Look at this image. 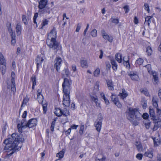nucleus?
I'll return each mask as SVG.
<instances>
[{
	"label": "nucleus",
	"mask_w": 161,
	"mask_h": 161,
	"mask_svg": "<svg viewBox=\"0 0 161 161\" xmlns=\"http://www.w3.org/2000/svg\"><path fill=\"white\" fill-rule=\"evenodd\" d=\"M24 141V139L22 136L21 135H16L14 133L12 134L11 137L5 140L3 143L5 145L4 148V150L8 152L7 150H9L11 152L8 155L10 156L13 153L16 151H19L22 147V143Z\"/></svg>",
	"instance_id": "obj_1"
},
{
	"label": "nucleus",
	"mask_w": 161,
	"mask_h": 161,
	"mask_svg": "<svg viewBox=\"0 0 161 161\" xmlns=\"http://www.w3.org/2000/svg\"><path fill=\"white\" fill-rule=\"evenodd\" d=\"M71 84V80H69V79L66 78H64V81L62 85L64 94L63 104L66 107H69L70 104L69 94Z\"/></svg>",
	"instance_id": "obj_2"
},
{
	"label": "nucleus",
	"mask_w": 161,
	"mask_h": 161,
	"mask_svg": "<svg viewBox=\"0 0 161 161\" xmlns=\"http://www.w3.org/2000/svg\"><path fill=\"white\" fill-rule=\"evenodd\" d=\"M46 43L48 47L53 50L57 51L60 50L61 48V45L59 43L56 41V39L54 38L52 39H47Z\"/></svg>",
	"instance_id": "obj_3"
},
{
	"label": "nucleus",
	"mask_w": 161,
	"mask_h": 161,
	"mask_svg": "<svg viewBox=\"0 0 161 161\" xmlns=\"http://www.w3.org/2000/svg\"><path fill=\"white\" fill-rule=\"evenodd\" d=\"M103 119L101 117H99L94 123L95 126L97 131L99 132L102 128Z\"/></svg>",
	"instance_id": "obj_4"
},
{
	"label": "nucleus",
	"mask_w": 161,
	"mask_h": 161,
	"mask_svg": "<svg viewBox=\"0 0 161 161\" xmlns=\"http://www.w3.org/2000/svg\"><path fill=\"white\" fill-rule=\"evenodd\" d=\"M136 109L129 108V112L128 114V119L130 121H132V120L135 118V113Z\"/></svg>",
	"instance_id": "obj_5"
},
{
	"label": "nucleus",
	"mask_w": 161,
	"mask_h": 161,
	"mask_svg": "<svg viewBox=\"0 0 161 161\" xmlns=\"http://www.w3.org/2000/svg\"><path fill=\"white\" fill-rule=\"evenodd\" d=\"M37 120L36 118H32L28 121L27 127L31 128L35 126L37 124Z\"/></svg>",
	"instance_id": "obj_6"
},
{
	"label": "nucleus",
	"mask_w": 161,
	"mask_h": 161,
	"mask_svg": "<svg viewBox=\"0 0 161 161\" xmlns=\"http://www.w3.org/2000/svg\"><path fill=\"white\" fill-rule=\"evenodd\" d=\"M44 56L43 54L38 55L36 59L37 64V70L38 69L39 67L41 65L44 60Z\"/></svg>",
	"instance_id": "obj_7"
},
{
	"label": "nucleus",
	"mask_w": 161,
	"mask_h": 161,
	"mask_svg": "<svg viewBox=\"0 0 161 161\" xmlns=\"http://www.w3.org/2000/svg\"><path fill=\"white\" fill-rule=\"evenodd\" d=\"M55 62L54 67L56 70L58 72H59L60 70L61 64L62 63V60L60 58L57 57Z\"/></svg>",
	"instance_id": "obj_8"
},
{
	"label": "nucleus",
	"mask_w": 161,
	"mask_h": 161,
	"mask_svg": "<svg viewBox=\"0 0 161 161\" xmlns=\"http://www.w3.org/2000/svg\"><path fill=\"white\" fill-rule=\"evenodd\" d=\"M56 34V29L55 27H54L51 32L48 34L47 39H52L53 38L56 39L57 37Z\"/></svg>",
	"instance_id": "obj_9"
},
{
	"label": "nucleus",
	"mask_w": 161,
	"mask_h": 161,
	"mask_svg": "<svg viewBox=\"0 0 161 161\" xmlns=\"http://www.w3.org/2000/svg\"><path fill=\"white\" fill-rule=\"evenodd\" d=\"M51 10V9L50 8L47 6L42 8L39 9L38 12L41 14H49Z\"/></svg>",
	"instance_id": "obj_10"
},
{
	"label": "nucleus",
	"mask_w": 161,
	"mask_h": 161,
	"mask_svg": "<svg viewBox=\"0 0 161 161\" xmlns=\"http://www.w3.org/2000/svg\"><path fill=\"white\" fill-rule=\"evenodd\" d=\"M128 75L133 80L138 81L139 79V76L138 75L134 72H131L130 73H129Z\"/></svg>",
	"instance_id": "obj_11"
},
{
	"label": "nucleus",
	"mask_w": 161,
	"mask_h": 161,
	"mask_svg": "<svg viewBox=\"0 0 161 161\" xmlns=\"http://www.w3.org/2000/svg\"><path fill=\"white\" fill-rule=\"evenodd\" d=\"M47 2V0H40L38 6L39 9L46 7Z\"/></svg>",
	"instance_id": "obj_12"
},
{
	"label": "nucleus",
	"mask_w": 161,
	"mask_h": 161,
	"mask_svg": "<svg viewBox=\"0 0 161 161\" xmlns=\"http://www.w3.org/2000/svg\"><path fill=\"white\" fill-rule=\"evenodd\" d=\"M154 145L158 146L161 142V139L158 135L157 137L152 138Z\"/></svg>",
	"instance_id": "obj_13"
},
{
	"label": "nucleus",
	"mask_w": 161,
	"mask_h": 161,
	"mask_svg": "<svg viewBox=\"0 0 161 161\" xmlns=\"http://www.w3.org/2000/svg\"><path fill=\"white\" fill-rule=\"evenodd\" d=\"M128 95V94L127 92H126L124 89H122V92L119 93V96H120L121 98L124 99L125 97H126Z\"/></svg>",
	"instance_id": "obj_14"
},
{
	"label": "nucleus",
	"mask_w": 161,
	"mask_h": 161,
	"mask_svg": "<svg viewBox=\"0 0 161 161\" xmlns=\"http://www.w3.org/2000/svg\"><path fill=\"white\" fill-rule=\"evenodd\" d=\"M152 102L153 106L155 108L158 107V100L156 96H154L153 97Z\"/></svg>",
	"instance_id": "obj_15"
},
{
	"label": "nucleus",
	"mask_w": 161,
	"mask_h": 161,
	"mask_svg": "<svg viewBox=\"0 0 161 161\" xmlns=\"http://www.w3.org/2000/svg\"><path fill=\"white\" fill-rule=\"evenodd\" d=\"M108 89L111 90H114V86L111 80H107L106 81Z\"/></svg>",
	"instance_id": "obj_16"
},
{
	"label": "nucleus",
	"mask_w": 161,
	"mask_h": 161,
	"mask_svg": "<svg viewBox=\"0 0 161 161\" xmlns=\"http://www.w3.org/2000/svg\"><path fill=\"white\" fill-rule=\"evenodd\" d=\"M161 127V121H158L155 122L154 127L153 128V130H157L158 128Z\"/></svg>",
	"instance_id": "obj_17"
},
{
	"label": "nucleus",
	"mask_w": 161,
	"mask_h": 161,
	"mask_svg": "<svg viewBox=\"0 0 161 161\" xmlns=\"http://www.w3.org/2000/svg\"><path fill=\"white\" fill-rule=\"evenodd\" d=\"M153 75V83L154 84H156L158 82V75L155 72L152 73Z\"/></svg>",
	"instance_id": "obj_18"
},
{
	"label": "nucleus",
	"mask_w": 161,
	"mask_h": 161,
	"mask_svg": "<svg viewBox=\"0 0 161 161\" xmlns=\"http://www.w3.org/2000/svg\"><path fill=\"white\" fill-rule=\"evenodd\" d=\"M122 55L120 53H117L115 55V58L116 60L119 63H121L122 61Z\"/></svg>",
	"instance_id": "obj_19"
},
{
	"label": "nucleus",
	"mask_w": 161,
	"mask_h": 161,
	"mask_svg": "<svg viewBox=\"0 0 161 161\" xmlns=\"http://www.w3.org/2000/svg\"><path fill=\"white\" fill-rule=\"evenodd\" d=\"M61 116L63 115L65 117H67L69 115V112L66 108H64L63 110H61Z\"/></svg>",
	"instance_id": "obj_20"
},
{
	"label": "nucleus",
	"mask_w": 161,
	"mask_h": 161,
	"mask_svg": "<svg viewBox=\"0 0 161 161\" xmlns=\"http://www.w3.org/2000/svg\"><path fill=\"white\" fill-rule=\"evenodd\" d=\"M15 29L17 34L18 35H19L21 33V31L22 30L20 23H18L17 24Z\"/></svg>",
	"instance_id": "obj_21"
},
{
	"label": "nucleus",
	"mask_w": 161,
	"mask_h": 161,
	"mask_svg": "<svg viewBox=\"0 0 161 161\" xmlns=\"http://www.w3.org/2000/svg\"><path fill=\"white\" fill-rule=\"evenodd\" d=\"M111 63L112 64V68L114 70H116L117 68L118 65L114 59H112L111 60Z\"/></svg>",
	"instance_id": "obj_22"
},
{
	"label": "nucleus",
	"mask_w": 161,
	"mask_h": 161,
	"mask_svg": "<svg viewBox=\"0 0 161 161\" xmlns=\"http://www.w3.org/2000/svg\"><path fill=\"white\" fill-rule=\"evenodd\" d=\"M61 109L60 108H55L54 113L58 117L61 116Z\"/></svg>",
	"instance_id": "obj_23"
},
{
	"label": "nucleus",
	"mask_w": 161,
	"mask_h": 161,
	"mask_svg": "<svg viewBox=\"0 0 161 161\" xmlns=\"http://www.w3.org/2000/svg\"><path fill=\"white\" fill-rule=\"evenodd\" d=\"M65 151V150L64 149H62V151L57 154L56 156L58 157H59V158L60 159L62 158L64 156Z\"/></svg>",
	"instance_id": "obj_24"
},
{
	"label": "nucleus",
	"mask_w": 161,
	"mask_h": 161,
	"mask_svg": "<svg viewBox=\"0 0 161 161\" xmlns=\"http://www.w3.org/2000/svg\"><path fill=\"white\" fill-rule=\"evenodd\" d=\"M80 64L81 67L83 68H86L88 66L86 61V60H81Z\"/></svg>",
	"instance_id": "obj_25"
},
{
	"label": "nucleus",
	"mask_w": 161,
	"mask_h": 161,
	"mask_svg": "<svg viewBox=\"0 0 161 161\" xmlns=\"http://www.w3.org/2000/svg\"><path fill=\"white\" fill-rule=\"evenodd\" d=\"M103 38L105 40H108L110 42H112L113 40V37L112 36H109L108 34L103 35Z\"/></svg>",
	"instance_id": "obj_26"
},
{
	"label": "nucleus",
	"mask_w": 161,
	"mask_h": 161,
	"mask_svg": "<svg viewBox=\"0 0 161 161\" xmlns=\"http://www.w3.org/2000/svg\"><path fill=\"white\" fill-rule=\"evenodd\" d=\"M123 64L125 66L126 68L128 69L130 68V65L129 64V60L128 59L127 60H125V57H124L123 59Z\"/></svg>",
	"instance_id": "obj_27"
},
{
	"label": "nucleus",
	"mask_w": 161,
	"mask_h": 161,
	"mask_svg": "<svg viewBox=\"0 0 161 161\" xmlns=\"http://www.w3.org/2000/svg\"><path fill=\"white\" fill-rule=\"evenodd\" d=\"M63 76L64 78L66 77H68L69 75V71L67 69H65L63 72Z\"/></svg>",
	"instance_id": "obj_28"
},
{
	"label": "nucleus",
	"mask_w": 161,
	"mask_h": 161,
	"mask_svg": "<svg viewBox=\"0 0 161 161\" xmlns=\"http://www.w3.org/2000/svg\"><path fill=\"white\" fill-rule=\"evenodd\" d=\"M136 146L138 151H140L142 150V146L139 142H136Z\"/></svg>",
	"instance_id": "obj_29"
},
{
	"label": "nucleus",
	"mask_w": 161,
	"mask_h": 161,
	"mask_svg": "<svg viewBox=\"0 0 161 161\" xmlns=\"http://www.w3.org/2000/svg\"><path fill=\"white\" fill-rule=\"evenodd\" d=\"M27 123L28 121L25 119H23L21 121V125L23 128H25L27 127Z\"/></svg>",
	"instance_id": "obj_30"
},
{
	"label": "nucleus",
	"mask_w": 161,
	"mask_h": 161,
	"mask_svg": "<svg viewBox=\"0 0 161 161\" xmlns=\"http://www.w3.org/2000/svg\"><path fill=\"white\" fill-rule=\"evenodd\" d=\"M49 22V21L47 20V19H44L42 21V27H41V29H43V27L46 25H48Z\"/></svg>",
	"instance_id": "obj_31"
},
{
	"label": "nucleus",
	"mask_w": 161,
	"mask_h": 161,
	"mask_svg": "<svg viewBox=\"0 0 161 161\" xmlns=\"http://www.w3.org/2000/svg\"><path fill=\"white\" fill-rule=\"evenodd\" d=\"M149 113L150 116L152 117L153 118L155 119L156 117L154 110L153 109L149 108Z\"/></svg>",
	"instance_id": "obj_32"
},
{
	"label": "nucleus",
	"mask_w": 161,
	"mask_h": 161,
	"mask_svg": "<svg viewBox=\"0 0 161 161\" xmlns=\"http://www.w3.org/2000/svg\"><path fill=\"white\" fill-rule=\"evenodd\" d=\"M152 17L150 16H148L145 18V24H147L148 26H149L150 23H151V19Z\"/></svg>",
	"instance_id": "obj_33"
},
{
	"label": "nucleus",
	"mask_w": 161,
	"mask_h": 161,
	"mask_svg": "<svg viewBox=\"0 0 161 161\" xmlns=\"http://www.w3.org/2000/svg\"><path fill=\"white\" fill-rule=\"evenodd\" d=\"M5 64V60L3 56L1 53H0V64Z\"/></svg>",
	"instance_id": "obj_34"
},
{
	"label": "nucleus",
	"mask_w": 161,
	"mask_h": 161,
	"mask_svg": "<svg viewBox=\"0 0 161 161\" xmlns=\"http://www.w3.org/2000/svg\"><path fill=\"white\" fill-rule=\"evenodd\" d=\"M141 104L143 109H145L147 106V102L145 99H143L141 101Z\"/></svg>",
	"instance_id": "obj_35"
},
{
	"label": "nucleus",
	"mask_w": 161,
	"mask_h": 161,
	"mask_svg": "<svg viewBox=\"0 0 161 161\" xmlns=\"http://www.w3.org/2000/svg\"><path fill=\"white\" fill-rule=\"evenodd\" d=\"M145 67L147 69V71L149 74H152V73H153V71H151V66L150 64H147L145 65Z\"/></svg>",
	"instance_id": "obj_36"
},
{
	"label": "nucleus",
	"mask_w": 161,
	"mask_h": 161,
	"mask_svg": "<svg viewBox=\"0 0 161 161\" xmlns=\"http://www.w3.org/2000/svg\"><path fill=\"white\" fill-rule=\"evenodd\" d=\"M141 114H140L137 109H136L135 113V117L136 119H139L141 118Z\"/></svg>",
	"instance_id": "obj_37"
},
{
	"label": "nucleus",
	"mask_w": 161,
	"mask_h": 161,
	"mask_svg": "<svg viewBox=\"0 0 161 161\" xmlns=\"http://www.w3.org/2000/svg\"><path fill=\"white\" fill-rule=\"evenodd\" d=\"M56 120L55 119H54L53 121H52L51 125L50 127L51 130L53 132L54 131V128L55 127V122Z\"/></svg>",
	"instance_id": "obj_38"
},
{
	"label": "nucleus",
	"mask_w": 161,
	"mask_h": 161,
	"mask_svg": "<svg viewBox=\"0 0 161 161\" xmlns=\"http://www.w3.org/2000/svg\"><path fill=\"white\" fill-rule=\"evenodd\" d=\"M29 100V99L28 97H26L25 98H24V99L23 100V102L22 104L20 109H21V108L23 107V105H24V104L26 105V103L28 102Z\"/></svg>",
	"instance_id": "obj_39"
},
{
	"label": "nucleus",
	"mask_w": 161,
	"mask_h": 161,
	"mask_svg": "<svg viewBox=\"0 0 161 161\" xmlns=\"http://www.w3.org/2000/svg\"><path fill=\"white\" fill-rule=\"evenodd\" d=\"M0 68L1 70L2 71V73L5 72L6 69V66L5 64H0Z\"/></svg>",
	"instance_id": "obj_40"
},
{
	"label": "nucleus",
	"mask_w": 161,
	"mask_h": 161,
	"mask_svg": "<svg viewBox=\"0 0 161 161\" xmlns=\"http://www.w3.org/2000/svg\"><path fill=\"white\" fill-rule=\"evenodd\" d=\"M32 82V85H36V77L35 75L33 76L31 78Z\"/></svg>",
	"instance_id": "obj_41"
},
{
	"label": "nucleus",
	"mask_w": 161,
	"mask_h": 161,
	"mask_svg": "<svg viewBox=\"0 0 161 161\" xmlns=\"http://www.w3.org/2000/svg\"><path fill=\"white\" fill-rule=\"evenodd\" d=\"M111 98L114 104H115V103H117L119 101L118 98L117 97L114 98V95L112 94L111 96Z\"/></svg>",
	"instance_id": "obj_42"
},
{
	"label": "nucleus",
	"mask_w": 161,
	"mask_h": 161,
	"mask_svg": "<svg viewBox=\"0 0 161 161\" xmlns=\"http://www.w3.org/2000/svg\"><path fill=\"white\" fill-rule=\"evenodd\" d=\"M100 73V70L99 68H97L94 71V75L95 76H98Z\"/></svg>",
	"instance_id": "obj_43"
},
{
	"label": "nucleus",
	"mask_w": 161,
	"mask_h": 161,
	"mask_svg": "<svg viewBox=\"0 0 161 161\" xmlns=\"http://www.w3.org/2000/svg\"><path fill=\"white\" fill-rule=\"evenodd\" d=\"M147 52L148 55H150L152 53V50L150 47H147Z\"/></svg>",
	"instance_id": "obj_44"
},
{
	"label": "nucleus",
	"mask_w": 161,
	"mask_h": 161,
	"mask_svg": "<svg viewBox=\"0 0 161 161\" xmlns=\"http://www.w3.org/2000/svg\"><path fill=\"white\" fill-rule=\"evenodd\" d=\"M92 36L93 37L97 36V31L96 29H93L91 32Z\"/></svg>",
	"instance_id": "obj_45"
},
{
	"label": "nucleus",
	"mask_w": 161,
	"mask_h": 161,
	"mask_svg": "<svg viewBox=\"0 0 161 161\" xmlns=\"http://www.w3.org/2000/svg\"><path fill=\"white\" fill-rule=\"evenodd\" d=\"M143 62V60L141 58L138 59L136 62V64H137L139 65L142 64Z\"/></svg>",
	"instance_id": "obj_46"
},
{
	"label": "nucleus",
	"mask_w": 161,
	"mask_h": 161,
	"mask_svg": "<svg viewBox=\"0 0 161 161\" xmlns=\"http://www.w3.org/2000/svg\"><path fill=\"white\" fill-rule=\"evenodd\" d=\"M37 99L39 103H42L43 102V96H40L39 97L37 96Z\"/></svg>",
	"instance_id": "obj_47"
},
{
	"label": "nucleus",
	"mask_w": 161,
	"mask_h": 161,
	"mask_svg": "<svg viewBox=\"0 0 161 161\" xmlns=\"http://www.w3.org/2000/svg\"><path fill=\"white\" fill-rule=\"evenodd\" d=\"M10 34L11 36L12 39H14L15 38V33L14 32H13L12 29H10Z\"/></svg>",
	"instance_id": "obj_48"
},
{
	"label": "nucleus",
	"mask_w": 161,
	"mask_h": 161,
	"mask_svg": "<svg viewBox=\"0 0 161 161\" xmlns=\"http://www.w3.org/2000/svg\"><path fill=\"white\" fill-rule=\"evenodd\" d=\"M42 106L43 108V113L45 114L46 113L47 109V104L46 103H45L44 104H42Z\"/></svg>",
	"instance_id": "obj_49"
},
{
	"label": "nucleus",
	"mask_w": 161,
	"mask_h": 161,
	"mask_svg": "<svg viewBox=\"0 0 161 161\" xmlns=\"http://www.w3.org/2000/svg\"><path fill=\"white\" fill-rule=\"evenodd\" d=\"M17 127L18 131L19 132H22V129H24L22 127V126L20 124H18L17 125Z\"/></svg>",
	"instance_id": "obj_50"
},
{
	"label": "nucleus",
	"mask_w": 161,
	"mask_h": 161,
	"mask_svg": "<svg viewBox=\"0 0 161 161\" xmlns=\"http://www.w3.org/2000/svg\"><path fill=\"white\" fill-rule=\"evenodd\" d=\"M141 92L147 96H148L149 95V92L146 89L142 90V91H141Z\"/></svg>",
	"instance_id": "obj_51"
},
{
	"label": "nucleus",
	"mask_w": 161,
	"mask_h": 161,
	"mask_svg": "<svg viewBox=\"0 0 161 161\" xmlns=\"http://www.w3.org/2000/svg\"><path fill=\"white\" fill-rule=\"evenodd\" d=\"M91 97L92 101L94 102H97L98 101V98L97 96H91Z\"/></svg>",
	"instance_id": "obj_52"
},
{
	"label": "nucleus",
	"mask_w": 161,
	"mask_h": 161,
	"mask_svg": "<svg viewBox=\"0 0 161 161\" xmlns=\"http://www.w3.org/2000/svg\"><path fill=\"white\" fill-rule=\"evenodd\" d=\"M38 16V13H35L34 16L33 17V22L35 24H37L36 22V19Z\"/></svg>",
	"instance_id": "obj_53"
},
{
	"label": "nucleus",
	"mask_w": 161,
	"mask_h": 161,
	"mask_svg": "<svg viewBox=\"0 0 161 161\" xmlns=\"http://www.w3.org/2000/svg\"><path fill=\"white\" fill-rule=\"evenodd\" d=\"M84 129V125H81L80 126V130H79V133L81 135L83 134V130Z\"/></svg>",
	"instance_id": "obj_54"
},
{
	"label": "nucleus",
	"mask_w": 161,
	"mask_h": 161,
	"mask_svg": "<svg viewBox=\"0 0 161 161\" xmlns=\"http://www.w3.org/2000/svg\"><path fill=\"white\" fill-rule=\"evenodd\" d=\"M22 21L25 25L27 24V20L26 19V16L25 15H23L22 16Z\"/></svg>",
	"instance_id": "obj_55"
},
{
	"label": "nucleus",
	"mask_w": 161,
	"mask_h": 161,
	"mask_svg": "<svg viewBox=\"0 0 161 161\" xmlns=\"http://www.w3.org/2000/svg\"><path fill=\"white\" fill-rule=\"evenodd\" d=\"M144 8L148 13L149 12V6L148 4L145 3L144 5Z\"/></svg>",
	"instance_id": "obj_56"
},
{
	"label": "nucleus",
	"mask_w": 161,
	"mask_h": 161,
	"mask_svg": "<svg viewBox=\"0 0 161 161\" xmlns=\"http://www.w3.org/2000/svg\"><path fill=\"white\" fill-rule=\"evenodd\" d=\"M42 90L41 89H38L37 91V96L39 97L40 96H43L41 93Z\"/></svg>",
	"instance_id": "obj_57"
},
{
	"label": "nucleus",
	"mask_w": 161,
	"mask_h": 161,
	"mask_svg": "<svg viewBox=\"0 0 161 161\" xmlns=\"http://www.w3.org/2000/svg\"><path fill=\"white\" fill-rule=\"evenodd\" d=\"M142 155L141 153H138L136 155L137 158L139 160L142 159Z\"/></svg>",
	"instance_id": "obj_58"
},
{
	"label": "nucleus",
	"mask_w": 161,
	"mask_h": 161,
	"mask_svg": "<svg viewBox=\"0 0 161 161\" xmlns=\"http://www.w3.org/2000/svg\"><path fill=\"white\" fill-rule=\"evenodd\" d=\"M124 8L125 10V13H127L129 11V8L128 6L126 5L124 6Z\"/></svg>",
	"instance_id": "obj_59"
},
{
	"label": "nucleus",
	"mask_w": 161,
	"mask_h": 161,
	"mask_svg": "<svg viewBox=\"0 0 161 161\" xmlns=\"http://www.w3.org/2000/svg\"><path fill=\"white\" fill-rule=\"evenodd\" d=\"M81 27V24L80 23H78L76 29V31L79 32Z\"/></svg>",
	"instance_id": "obj_60"
},
{
	"label": "nucleus",
	"mask_w": 161,
	"mask_h": 161,
	"mask_svg": "<svg viewBox=\"0 0 161 161\" xmlns=\"http://www.w3.org/2000/svg\"><path fill=\"white\" fill-rule=\"evenodd\" d=\"M106 159V158L104 156H103L101 158H96V161H105Z\"/></svg>",
	"instance_id": "obj_61"
},
{
	"label": "nucleus",
	"mask_w": 161,
	"mask_h": 161,
	"mask_svg": "<svg viewBox=\"0 0 161 161\" xmlns=\"http://www.w3.org/2000/svg\"><path fill=\"white\" fill-rule=\"evenodd\" d=\"M146 127L147 129H148L149 128L150 126V122H148L147 123L145 124Z\"/></svg>",
	"instance_id": "obj_62"
},
{
	"label": "nucleus",
	"mask_w": 161,
	"mask_h": 161,
	"mask_svg": "<svg viewBox=\"0 0 161 161\" xmlns=\"http://www.w3.org/2000/svg\"><path fill=\"white\" fill-rule=\"evenodd\" d=\"M142 117L143 119H147L148 118V114L147 113H144L142 115Z\"/></svg>",
	"instance_id": "obj_63"
},
{
	"label": "nucleus",
	"mask_w": 161,
	"mask_h": 161,
	"mask_svg": "<svg viewBox=\"0 0 161 161\" xmlns=\"http://www.w3.org/2000/svg\"><path fill=\"white\" fill-rule=\"evenodd\" d=\"M156 108L157 113L159 116H160V115H161V110L159 109L157 107Z\"/></svg>",
	"instance_id": "obj_64"
}]
</instances>
